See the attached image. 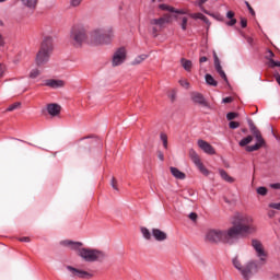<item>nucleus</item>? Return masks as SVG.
<instances>
[{
    "instance_id": "26",
    "label": "nucleus",
    "mask_w": 280,
    "mask_h": 280,
    "mask_svg": "<svg viewBox=\"0 0 280 280\" xmlns=\"http://www.w3.org/2000/svg\"><path fill=\"white\" fill-rule=\"evenodd\" d=\"M149 57H150V56H149V55H145V54L139 55V56H137V57L132 60L131 65H133V66L141 65V62H144V60H148Z\"/></svg>"
},
{
    "instance_id": "42",
    "label": "nucleus",
    "mask_w": 280,
    "mask_h": 280,
    "mask_svg": "<svg viewBox=\"0 0 280 280\" xmlns=\"http://www.w3.org/2000/svg\"><path fill=\"white\" fill-rule=\"evenodd\" d=\"M269 67L275 69V67H280V61H276L275 59H270Z\"/></svg>"
},
{
    "instance_id": "56",
    "label": "nucleus",
    "mask_w": 280,
    "mask_h": 280,
    "mask_svg": "<svg viewBox=\"0 0 280 280\" xmlns=\"http://www.w3.org/2000/svg\"><path fill=\"white\" fill-rule=\"evenodd\" d=\"M272 189H280V183L271 184Z\"/></svg>"
},
{
    "instance_id": "2",
    "label": "nucleus",
    "mask_w": 280,
    "mask_h": 280,
    "mask_svg": "<svg viewBox=\"0 0 280 280\" xmlns=\"http://www.w3.org/2000/svg\"><path fill=\"white\" fill-rule=\"evenodd\" d=\"M113 38H115L113 27L95 28L90 33L91 45H108L113 43Z\"/></svg>"
},
{
    "instance_id": "6",
    "label": "nucleus",
    "mask_w": 280,
    "mask_h": 280,
    "mask_svg": "<svg viewBox=\"0 0 280 280\" xmlns=\"http://www.w3.org/2000/svg\"><path fill=\"white\" fill-rule=\"evenodd\" d=\"M79 257H82L84 261H104L106 254L97 249L81 248L79 249Z\"/></svg>"
},
{
    "instance_id": "33",
    "label": "nucleus",
    "mask_w": 280,
    "mask_h": 280,
    "mask_svg": "<svg viewBox=\"0 0 280 280\" xmlns=\"http://www.w3.org/2000/svg\"><path fill=\"white\" fill-rule=\"evenodd\" d=\"M233 266H234V268H236V270H240L241 275H242V270H244V267L242 266V262H240V259L234 258Z\"/></svg>"
},
{
    "instance_id": "10",
    "label": "nucleus",
    "mask_w": 280,
    "mask_h": 280,
    "mask_svg": "<svg viewBox=\"0 0 280 280\" xmlns=\"http://www.w3.org/2000/svg\"><path fill=\"white\" fill-rule=\"evenodd\" d=\"M67 270H69V272H71L72 277H78L79 279H93V273L84 271V270L75 269L71 266H68Z\"/></svg>"
},
{
    "instance_id": "53",
    "label": "nucleus",
    "mask_w": 280,
    "mask_h": 280,
    "mask_svg": "<svg viewBox=\"0 0 280 280\" xmlns=\"http://www.w3.org/2000/svg\"><path fill=\"white\" fill-rule=\"evenodd\" d=\"M201 21H203V23H206V25H211V22L209 21V18L203 15V18L201 19Z\"/></svg>"
},
{
    "instance_id": "49",
    "label": "nucleus",
    "mask_w": 280,
    "mask_h": 280,
    "mask_svg": "<svg viewBox=\"0 0 280 280\" xmlns=\"http://www.w3.org/2000/svg\"><path fill=\"white\" fill-rule=\"evenodd\" d=\"M275 56V52H272V50H268V55L266 56L267 60H272V57Z\"/></svg>"
},
{
    "instance_id": "21",
    "label": "nucleus",
    "mask_w": 280,
    "mask_h": 280,
    "mask_svg": "<svg viewBox=\"0 0 280 280\" xmlns=\"http://www.w3.org/2000/svg\"><path fill=\"white\" fill-rule=\"evenodd\" d=\"M175 19L177 20V23L182 30V32H187V25L189 23V19L187 16H175Z\"/></svg>"
},
{
    "instance_id": "54",
    "label": "nucleus",
    "mask_w": 280,
    "mask_h": 280,
    "mask_svg": "<svg viewBox=\"0 0 280 280\" xmlns=\"http://www.w3.org/2000/svg\"><path fill=\"white\" fill-rule=\"evenodd\" d=\"M248 25V22L246 21V19H242L241 20V26L244 28Z\"/></svg>"
},
{
    "instance_id": "38",
    "label": "nucleus",
    "mask_w": 280,
    "mask_h": 280,
    "mask_svg": "<svg viewBox=\"0 0 280 280\" xmlns=\"http://www.w3.org/2000/svg\"><path fill=\"white\" fill-rule=\"evenodd\" d=\"M236 117H237V113H235V112H230L226 114V119L229 121H233V119H235Z\"/></svg>"
},
{
    "instance_id": "55",
    "label": "nucleus",
    "mask_w": 280,
    "mask_h": 280,
    "mask_svg": "<svg viewBox=\"0 0 280 280\" xmlns=\"http://www.w3.org/2000/svg\"><path fill=\"white\" fill-rule=\"evenodd\" d=\"M158 159H160L161 161H165V155H163V152H159L158 153Z\"/></svg>"
},
{
    "instance_id": "13",
    "label": "nucleus",
    "mask_w": 280,
    "mask_h": 280,
    "mask_svg": "<svg viewBox=\"0 0 280 280\" xmlns=\"http://www.w3.org/2000/svg\"><path fill=\"white\" fill-rule=\"evenodd\" d=\"M197 145L198 148H200V150H202V152H205V154H210L211 156L215 154V149L213 148V145L205 140H198Z\"/></svg>"
},
{
    "instance_id": "3",
    "label": "nucleus",
    "mask_w": 280,
    "mask_h": 280,
    "mask_svg": "<svg viewBox=\"0 0 280 280\" xmlns=\"http://www.w3.org/2000/svg\"><path fill=\"white\" fill-rule=\"evenodd\" d=\"M51 51H54V39L51 37H45L40 49L36 55L35 62L38 67H43V65H47L49 62V57L51 56Z\"/></svg>"
},
{
    "instance_id": "24",
    "label": "nucleus",
    "mask_w": 280,
    "mask_h": 280,
    "mask_svg": "<svg viewBox=\"0 0 280 280\" xmlns=\"http://www.w3.org/2000/svg\"><path fill=\"white\" fill-rule=\"evenodd\" d=\"M234 16H235V12L228 11L226 18L231 20V21L226 22V25L229 27H233V25H235L237 23V20Z\"/></svg>"
},
{
    "instance_id": "29",
    "label": "nucleus",
    "mask_w": 280,
    "mask_h": 280,
    "mask_svg": "<svg viewBox=\"0 0 280 280\" xmlns=\"http://www.w3.org/2000/svg\"><path fill=\"white\" fill-rule=\"evenodd\" d=\"M253 142V136H247L246 138H243L240 142L238 145H241V148H244L246 145H248V143Z\"/></svg>"
},
{
    "instance_id": "51",
    "label": "nucleus",
    "mask_w": 280,
    "mask_h": 280,
    "mask_svg": "<svg viewBox=\"0 0 280 280\" xmlns=\"http://www.w3.org/2000/svg\"><path fill=\"white\" fill-rule=\"evenodd\" d=\"M112 187L117 191V179H115V177L112 178Z\"/></svg>"
},
{
    "instance_id": "22",
    "label": "nucleus",
    "mask_w": 280,
    "mask_h": 280,
    "mask_svg": "<svg viewBox=\"0 0 280 280\" xmlns=\"http://www.w3.org/2000/svg\"><path fill=\"white\" fill-rule=\"evenodd\" d=\"M22 5L27 8L28 10H36V5H38V0H21Z\"/></svg>"
},
{
    "instance_id": "30",
    "label": "nucleus",
    "mask_w": 280,
    "mask_h": 280,
    "mask_svg": "<svg viewBox=\"0 0 280 280\" xmlns=\"http://www.w3.org/2000/svg\"><path fill=\"white\" fill-rule=\"evenodd\" d=\"M38 75H40V70H38V68L32 69L28 73V78H31V80H36Z\"/></svg>"
},
{
    "instance_id": "47",
    "label": "nucleus",
    "mask_w": 280,
    "mask_h": 280,
    "mask_svg": "<svg viewBox=\"0 0 280 280\" xmlns=\"http://www.w3.org/2000/svg\"><path fill=\"white\" fill-rule=\"evenodd\" d=\"M270 209H277V211H280V202L278 203H269Z\"/></svg>"
},
{
    "instance_id": "40",
    "label": "nucleus",
    "mask_w": 280,
    "mask_h": 280,
    "mask_svg": "<svg viewBox=\"0 0 280 280\" xmlns=\"http://www.w3.org/2000/svg\"><path fill=\"white\" fill-rule=\"evenodd\" d=\"M82 1H84V0H70V5L72 8H79V5H81Z\"/></svg>"
},
{
    "instance_id": "18",
    "label": "nucleus",
    "mask_w": 280,
    "mask_h": 280,
    "mask_svg": "<svg viewBox=\"0 0 280 280\" xmlns=\"http://www.w3.org/2000/svg\"><path fill=\"white\" fill-rule=\"evenodd\" d=\"M61 108H62V107H60V105H58V104H56V103H52V104H48V105H47L48 114H49L51 117H58V115H60Z\"/></svg>"
},
{
    "instance_id": "37",
    "label": "nucleus",
    "mask_w": 280,
    "mask_h": 280,
    "mask_svg": "<svg viewBox=\"0 0 280 280\" xmlns=\"http://www.w3.org/2000/svg\"><path fill=\"white\" fill-rule=\"evenodd\" d=\"M160 139H161V141H162V143H163V148H164L165 150H167V136H166L165 133H161V135H160Z\"/></svg>"
},
{
    "instance_id": "52",
    "label": "nucleus",
    "mask_w": 280,
    "mask_h": 280,
    "mask_svg": "<svg viewBox=\"0 0 280 280\" xmlns=\"http://www.w3.org/2000/svg\"><path fill=\"white\" fill-rule=\"evenodd\" d=\"M189 218L195 222V220H198V214L196 212H191Z\"/></svg>"
},
{
    "instance_id": "23",
    "label": "nucleus",
    "mask_w": 280,
    "mask_h": 280,
    "mask_svg": "<svg viewBox=\"0 0 280 280\" xmlns=\"http://www.w3.org/2000/svg\"><path fill=\"white\" fill-rule=\"evenodd\" d=\"M180 65L183 69H185V71H187L188 73L191 72V67H194V63H191V60L182 58Z\"/></svg>"
},
{
    "instance_id": "44",
    "label": "nucleus",
    "mask_w": 280,
    "mask_h": 280,
    "mask_svg": "<svg viewBox=\"0 0 280 280\" xmlns=\"http://www.w3.org/2000/svg\"><path fill=\"white\" fill-rule=\"evenodd\" d=\"M208 16H212V19H215L217 21H222V15H220L219 13H211L209 12Z\"/></svg>"
},
{
    "instance_id": "57",
    "label": "nucleus",
    "mask_w": 280,
    "mask_h": 280,
    "mask_svg": "<svg viewBox=\"0 0 280 280\" xmlns=\"http://www.w3.org/2000/svg\"><path fill=\"white\" fill-rule=\"evenodd\" d=\"M246 40H247L248 45L253 46V43H254L253 37H246Z\"/></svg>"
},
{
    "instance_id": "59",
    "label": "nucleus",
    "mask_w": 280,
    "mask_h": 280,
    "mask_svg": "<svg viewBox=\"0 0 280 280\" xmlns=\"http://www.w3.org/2000/svg\"><path fill=\"white\" fill-rule=\"evenodd\" d=\"M207 60H208L207 57H200L199 62H200V63L207 62Z\"/></svg>"
},
{
    "instance_id": "28",
    "label": "nucleus",
    "mask_w": 280,
    "mask_h": 280,
    "mask_svg": "<svg viewBox=\"0 0 280 280\" xmlns=\"http://www.w3.org/2000/svg\"><path fill=\"white\" fill-rule=\"evenodd\" d=\"M206 82L209 86H218V81H215L211 74H206Z\"/></svg>"
},
{
    "instance_id": "5",
    "label": "nucleus",
    "mask_w": 280,
    "mask_h": 280,
    "mask_svg": "<svg viewBox=\"0 0 280 280\" xmlns=\"http://www.w3.org/2000/svg\"><path fill=\"white\" fill-rule=\"evenodd\" d=\"M71 43L74 47H82L89 39L86 30L83 26H73L70 34Z\"/></svg>"
},
{
    "instance_id": "17",
    "label": "nucleus",
    "mask_w": 280,
    "mask_h": 280,
    "mask_svg": "<svg viewBox=\"0 0 280 280\" xmlns=\"http://www.w3.org/2000/svg\"><path fill=\"white\" fill-rule=\"evenodd\" d=\"M63 246H68L70 250H75L78 255H80V250H82V243L73 242V241H63Z\"/></svg>"
},
{
    "instance_id": "15",
    "label": "nucleus",
    "mask_w": 280,
    "mask_h": 280,
    "mask_svg": "<svg viewBox=\"0 0 280 280\" xmlns=\"http://www.w3.org/2000/svg\"><path fill=\"white\" fill-rule=\"evenodd\" d=\"M192 163L196 165V167L203 174V176H209V170L205 167V164H202V161L200 160V155H197L196 158L191 159Z\"/></svg>"
},
{
    "instance_id": "20",
    "label": "nucleus",
    "mask_w": 280,
    "mask_h": 280,
    "mask_svg": "<svg viewBox=\"0 0 280 280\" xmlns=\"http://www.w3.org/2000/svg\"><path fill=\"white\" fill-rule=\"evenodd\" d=\"M171 174L174 176V178H177V180H185L186 175L185 173L180 172L177 167L171 166Z\"/></svg>"
},
{
    "instance_id": "35",
    "label": "nucleus",
    "mask_w": 280,
    "mask_h": 280,
    "mask_svg": "<svg viewBox=\"0 0 280 280\" xmlns=\"http://www.w3.org/2000/svg\"><path fill=\"white\" fill-rule=\"evenodd\" d=\"M16 108H21V103H19V102L13 103L12 105H10V106L7 108V112H8V113H12V110H16Z\"/></svg>"
},
{
    "instance_id": "31",
    "label": "nucleus",
    "mask_w": 280,
    "mask_h": 280,
    "mask_svg": "<svg viewBox=\"0 0 280 280\" xmlns=\"http://www.w3.org/2000/svg\"><path fill=\"white\" fill-rule=\"evenodd\" d=\"M140 231L144 240H152V233H150V230H148V228H141Z\"/></svg>"
},
{
    "instance_id": "4",
    "label": "nucleus",
    "mask_w": 280,
    "mask_h": 280,
    "mask_svg": "<svg viewBox=\"0 0 280 280\" xmlns=\"http://www.w3.org/2000/svg\"><path fill=\"white\" fill-rule=\"evenodd\" d=\"M172 21V15L170 14H164L161 18L158 19H152L150 20V32L153 38H156L163 30H165V26L171 23Z\"/></svg>"
},
{
    "instance_id": "27",
    "label": "nucleus",
    "mask_w": 280,
    "mask_h": 280,
    "mask_svg": "<svg viewBox=\"0 0 280 280\" xmlns=\"http://www.w3.org/2000/svg\"><path fill=\"white\" fill-rule=\"evenodd\" d=\"M207 1L209 0H197L195 2V5H197V8H199L203 14H210L209 11L205 9V3H207Z\"/></svg>"
},
{
    "instance_id": "34",
    "label": "nucleus",
    "mask_w": 280,
    "mask_h": 280,
    "mask_svg": "<svg viewBox=\"0 0 280 280\" xmlns=\"http://www.w3.org/2000/svg\"><path fill=\"white\" fill-rule=\"evenodd\" d=\"M190 19H194L195 21H202L205 14L202 13H189Z\"/></svg>"
},
{
    "instance_id": "41",
    "label": "nucleus",
    "mask_w": 280,
    "mask_h": 280,
    "mask_svg": "<svg viewBox=\"0 0 280 280\" xmlns=\"http://www.w3.org/2000/svg\"><path fill=\"white\" fill-rule=\"evenodd\" d=\"M229 128H231V130H235V129L240 128V122H237V121H230L229 122Z\"/></svg>"
},
{
    "instance_id": "45",
    "label": "nucleus",
    "mask_w": 280,
    "mask_h": 280,
    "mask_svg": "<svg viewBox=\"0 0 280 280\" xmlns=\"http://www.w3.org/2000/svg\"><path fill=\"white\" fill-rule=\"evenodd\" d=\"M179 84L184 89H189V81L188 80H179Z\"/></svg>"
},
{
    "instance_id": "50",
    "label": "nucleus",
    "mask_w": 280,
    "mask_h": 280,
    "mask_svg": "<svg viewBox=\"0 0 280 280\" xmlns=\"http://www.w3.org/2000/svg\"><path fill=\"white\" fill-rule=\"evenodd\" d=\"M222 102H223V104H231V102H233V97L228 96V97L223 98Z\"/></svg>"
},
{
    "instance_id": "7",
    "label": "nucleus",
    "mask_w": 280,
    "mask_h": 280,
    "mask_svg": "<svg viewBox=\"0 0 280 280\" xmlns=\"http://www.w3.org/2000/svg\"><path fill=\"white\" fill-rule=\"evenodd\" d=\"M254 137L257 141V143L253 145H247L246 147V152H257L260 148H264L266 145V141L264 140V137H261V132L259 130L254 131Z\"/></svg>"
},
{
    "instance_id": "12",
    "label": "nucleus",
    "mask_w": 280,
    "mask_h": 280,
    "mask_svg": "<svg viewBox=\"0 0 280 280\" xmlns=\"http://www.w3.org/2000/svg\"><path fill=\"white\" fill-rule=\"evenodd\" d=\"M191 101L194 102V104H198L199 106H203L205 108H211L209 102H207V98H205V95L199 92H194L191 94Z\"/></svg>"
},
{
    "instance_id": "14",
    "label": "nucleus",
    "mask_w": 280,
    "mask_h": 280,
    "mask_svg": "<svg viewBox=\"0 0 280 280\" xmlns=\"http://www.w3.org/2000/svg\"><path fill=\"white\" fill-rule=\"evenodd\" d=\"M213 58H214L215 71L219 73L222 80H224V82H229V79L226 78V73L222 69V65H220V59L218 58V54L213 52Z\"/></svg>"
},
{
    "instance_id": "19",
    "label": "nucleus",
    "mask_w": 280,
    "mask_h": 280,
    "mask_svg": "<svg viewBox=\"0 0 280 280\" xmlns=\"http://www.w3.org/2000/svg\"><path fill=\"white\" fill-rule=\"evenodd\" d=\"M152 236L154 237V240H156V242H165V240H167V233L159 229L152 230Z\"/></svg>"
},
{
    "instance_id": "36",
    "label": "nucleus",
    "mask_w": 280,
    "mask_h": 280,
    "mask_svg": "<svg viewBox=\"0 0 280 280\" xmlns=\"http://www.w3.org/2000/svg\"><path fill=\"white\" fill-rule=\"evenodd\" d=\"M173 13L174 14H188V16H189V10H187V9H175L174 8V11H173Z\"/></svg>"
},
{
    "instance_id": "39",
    "label": "nucleus",
    "mask_w": 280,
    "mask_h": 280,
    "mask_svg": "<svg viewBox=\"0 0 280 280\" xmlns=\"http://www.w3.org/2000/svg\"><path fill=\"white\" fill-rule=\"evenodd\" d=\"M257 194L259 196H266V194H268V189L266 187H258L257 188Z\"/></svg>"
},
{
    "instance_id": "48",
    "label": "nucleus",
    "mask_w": 280,
    "mask_h": 280,
    "mask_svg": "<svg viewBox=\"0 0 280 280\" xmlns=\"http://www.w3.org/2000/svg\"><path fill=\"white\" fill-rule=\"evenodd\" d=\"M5 75V66L0 63V78H3Z\"/></svg>"
},
{
    "instance_id": "8",
    "label": "nucleus",
    "mask_w": 280,
    "mask_h": 280,
    "mask_svg": "<svg viewBox=\"0 0 280 280\" xmlns=\"http://www.w3.org/2000/svg\"><path fill=\"white\" fill-rule=\"evenodd\" d=\"M257 271H258L257 262L249 261L245 267H243L241 275L243 276L244 279L248 280L250 279V277H253V275H257Z\"/></svg>"
},
{
    "instance_id": "61",
    "label": "nucleus",
    "mask_w": 280,
    "mask_h": 280,
    "mask_svg": "<svg viewBox=\"0 0 280 280\" xmlns=\"http://www.w3.org/2000/svg\"><path fill=\"white\" fill-rule=\"evenodd\" d=\"M5 1H8V0H0V3H5Z\"/></svg>"
},
{
    "instance_id": "60",
    "label": "nucleus",
    "mask_w": 280,
    "mask_h": 280,
    "mask_svg": "<svg viewBox=\"0 0 280 280\" xmlns=\"http://www.w3.org/2000/svg\"><path fill=\"white\" fill-rule=\"evenodd\" d=\"M0 45H1V46L4 45V43H3V37H1V35H0Z\"/></svg>"
},
{
    "instance_id": "1",
    "label": "nucleus",
    "mask_w": 280,
    "mask_h": 280,
    "mask_svg": "<svg viewBox=\"0 0 280 280\" xmlns=\"http://www.w3.org/2000/svg\"><path fill=\"white\" fill-rule=\"evenodd\" d=\"M257 232V226L253 224V217L236 212L232 217V226L228 230L210 229L205 234L208 244H232L237 237H248Z\"/></svg>"
},
{
    "instance_id": "9",
    "label": "nucleus",
    "mask_w": 280,
    "mask_h": 280,
    "mask_svg": "<svg viewBox=\"0 0 280 280\" xmlns=\"http://www.w3.org/2000/svg\"><path fill=\"white\" fill-rule=\"evenodd\" d=\"M126 61V48H118L113 56L112 65L113 67H119V65H124Z\"/></svg>"
},
{
    "instance_id": "11",
    "label": "nucleus",
    "mask_w": 280,
    "mask_h": 280,
    "mask_svg": "<svg viewBox=\"0 0 280 280\" xmlns=\"http://www.w3.org/2000/svg\"><path fill=\"white\" fill-rule=\"evenodd\" d=\"M252 246L254 250H256L257 257H259L260 261H266L267 254L266 250H264V245H261V242L253 240Z\"/></svg>"
},
{
    "instance_id": "32",
    "label": "nucleus",
    "mask_w": 280,
    "mask_h": 280,
    "mask_svg": "<svg viewBox=\"0 0 280 280\" xmlns=\"http://www.w3.org/2000/svg\"><path fill=\"white\" fill-rule=\"evenodd\" d=\"M159 9L163 10L164 12H175L174 7H172L170 4H160Z\"/></svg>"
},
{
    "instance_id": "16",
    "label": "nucleus",
    "mask_w": 280,
    "mask_h": 280,
    "mask_svg": "<svg viewBox=\"0 0 280 280\" xmlns=\"http://www.w3.org/2000/svg\"><path fill=\"white\" fill-rule=\"evenodd\" d=\"M44 86H49L50 89H62V86H65V81L48 79L44 81Z\"/></svg>"
},
{
    "instance_id": "43",
    "label": "nucleus",
    "mask_w": 280,
    "mask_h": 280,
    "mask_svg": "<svg viewBox=\"0 0 280 280\" xmlns=\"http://www.w3.org/2000/svg\"><path fill=\"white\" fill-rule=\"evenodd\" d=\"M245 5L248 9L249 14H252V16H255V10L253 9V7H250V3H248V1H245Z\"/></svg>"
},
{
    "instance_id": "46",
    "label": "nucleus",
    "mask_w": 280,
    "mask_h": 280,
    "mask_svg": "<svg viewBox=\"0 0 280 280\" xmlns=\"http://www.w3.org/2000/svg\"><path fill=\"white\" fill-rule=\"evenodd\" d=\"M189 156H190V159H196L198 156V153L196 152V150L190 149L189 150Z\"/></svg>"
},
{
    "instance_id": "25",
    "label": "nucleus",
    "mask_w": 280,
    "mask_h": 280,
    "mask_svg": "<svg viewBox=\"0 0 280 280\" xmlns=\"http://www.w3.org/2000/svg\"><path fill=\"white\" fill-rule=\"evenodd\" d=\"M219 174H220L221 178L223 180H225V183H235V179L233 177H231V175H229V173H226V171L220 170Z\"/></svg>"
},
{
    "instance_id": "58",
    "label": "nucleus",
    "mask_w": 280,
    "mask_h": 280,
    "mask_svg": "<svg viewBox=\"0 0 280 280\" xmlns=\"http://www.w3.org/2000/svg\"><path fill=\"white\" fill-rule=\"evenodd\" d=\"M20 242H30V237H27V236L21 237Z\"/></svg>"
}]
</instances>
